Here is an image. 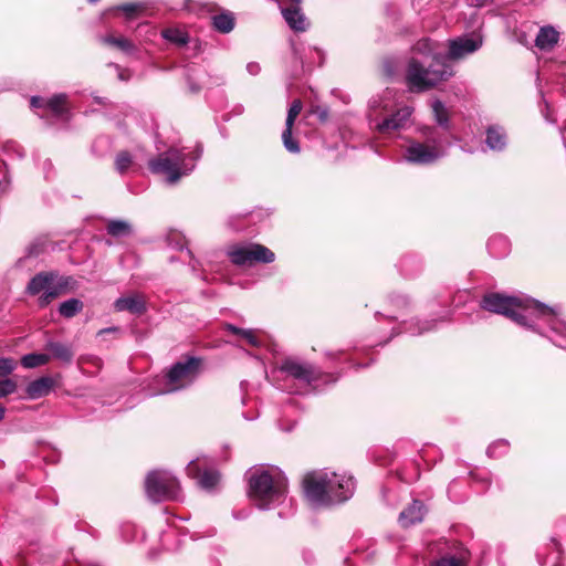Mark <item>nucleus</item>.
<instances>
[{
  "label": "nucleus",
  "mask_w": 566,
  "mask_h": 566,
  "mask_svg": "<svg viewBox=\"0 0 566 566\" xmlns=\"http://www.w3.org/2000/svg\"><path fill=\"white\" fill-rule=\"evenodd\" d=\"M481 307L504 315L516 324L539 334H544L542 327L546 325L552 332L551 340L566 349V323L560 319L558 307H549L530 297L507 296L500 293L484 295Z\"/></svg>",
  "instance_id": "1"
},
{
  "label": "nucleus",
  "mask_w": 566,
  "mask_h": 566,
  "mask_svg": "<svg viewBox=\"0 0 566 566\" xmlns=\"http://www.w3.org/2000/svg\"><path fill=\"white\" fill-rule=\"evenodd\" d=\"M413 50L424 56H432V62L426 67L416 59L409 61L406 81L411 91L429 90L452 76V66L447 62L446 54L439 50L437 43L429 39H421L415 44Z\"/></svg>",
  "instance_id": "2"
},
{
  "label": "nucleus",
  "mask_w": 566,
  "mask_h": 566,
  "mask_svg": "<svg viewBox=\"0 0 566 566\" xmlns=\"http://www.w3.org/2000/svg\"><path fill=\"white\" fill-rule=\"evenodd\" d=\"M354 490L355 481L347 474L322 470L304 478L306 499L315 507L343 503L353 496Z\"/></svg>",
  "instance_id": "3"
},
{
  "label": "nucleus",
  "mask_w": 566,
  "mask_h": 566,
  "mask_svg": "<svg viewBox=\"0 0 566 566\" xmlns=\"http://www.w3.org/2000/svg\"><path fill=\"white\" fill-rule=\"evenodd\" d=\"M248 481L249 496L260 510H271L285 500L286 480L279 470H250Z\"/></svg>",
  "instance_id": "4"
},
{
  "label": "nucleus",
  "mask_w": 566,
  "mask_h": 566,
  "mask_svg": "<svg viewBox=\"0 0 566 566\" xmlns=\"http://www.w3.org/2000/svg\"><path fill=\"white\" fill-rule=\"evenodd\" d=\"M202 155V147L196 144L190 147H170L148 161L153 174L164 175L167 182L176 184L181 177L193 171L197 161Z\"/></svg>",
  "instance_id": "5"
},
{
  "label": "nucleus",
  "mask_w": 566,
  "mask_h": 566,
  "mask_svg": "<svg viewBox=\"0 0 566 566\" xmlns=\"http://www.w3.org/2000/svg\"><path fill=\"white\" fill-rule=\"evenodd\" d=\"M389 103L386 96H374L369 101L368 119L370 127L382 135L403 129L408 126L413 108L402 106L388 115Z\"/></svg>",
  "instance_id": "6"
},
{
  "label": "nucleus",
  "mask_w": 566,
  "mask_h": 566,
  "mask_svg": "<svg viewBox=\"0 0 566 566\" xmlns=\"http://www.w3.org/2000/svg\"><path fill=\"white\" fill-rule=\"evenodd\" d=\"M426 137L424 142L410 139L402 151V159L411 165L428 166L432 165L446 156L447 149L437 135L433 127L422 129Z\"/></svg>",
  "instance_id": "7"
},
{
  "label": "nucleus",
  "mask_w": 566,
  "mask_h": 566,
  "mask_svg": "<svg viewBox=\"0 0 566 566\" xmlns=\"http://www.w3.org/2000/svg\"><path fill=\"white\" fill-rule=\"evenodd\" d=\"M201 360L196 357H188L182 361H177L168 373L163 377L165 385L153 395H164L178 391L191 385L198 377Z\"/></svg>",
  "instance_id": "8"
},
{
  "label": "nucleus",
  "mask_w": 566,
  "mask_h": 566,
  "mask_svg": "<svg viewBox=\"0 0 566 566\" xmlns=\"http://www.w3.org/2000/svg\"><path fill=\"white\" fill-rule=\"evenodd\" d=\"M147 497L153 502L178 500L180 486L178 480L168 471H150L145 479Z\"/></svg>",
  "instance_id": "9"
},
{
  "label": "nucleus",
  "mask_w": 566,
  "mask_h": 566,
  "mask_svg": "<svg viewBox=\"0 0 566 566\" xmlns=\"http://www.w3.org/2000/svg\"><path fill=\"white\" fill-rule=\"evenodd\" d=\"M226 254L237 266H252L255 263H272L275 254L259 243H234L226 249Z\"/></svg>",
  "instance_id": "10"
},
{
  "label": "nucleus",
  "mask_w": 566,
  "mask_h": 566,
  "mask_svg": "<svg viewBox=\"0 0 566 566\" xmlns=\"http://www.w3.org/2000/svg\"><path fill=\"white\" fill-rule=\"evenodd\" d=\"M286 24L295 32H304L308 22L302 10V0H277Z\"/></svg>",
  "instance_id": "11"
},
{
  "label": "nucleus",
  "mask_w": 566,
  "mask_h": 566,
  "mask_svg": "<svg viewBox=\"0 0 566 566\" xmlns=\"http://www.w3.org/2000/svg\"><path fill=\"white\" fill-rule=\"evenodd\" d=\"M281 370L289 376L303 381L307 385H312L314 381L319 379V370L312 364L298 361L295 359H285L281 365Z\"/></svg>",
  "instance_id": "12"
},
{
  "label": "nucleus",
  "mask_w": 566,
  "mask_h": 566,
  "mask_svg": "<svg viewBox=\"0 0 566 566\" xmlns=\"http://www.w3.org/2000/svg\"><path fill=\"white\" fill-rule=\"evenodd\" d=\"M482 43L483 39L479 34L450 40L449 51L446 54L447 61L462 59L468 54L474 53L482 46Z\"/></svg>",
  "instance_id": "13"
},
{
  "label": "nucleus",
  "mask_w": 566,
  "mask_h": 566,
  "mask_svg": "<svg viewBox=\"0 0 566 566\" xmlns=\"http://www.w3.org/2000/svg\"><path fill=\"white\" fill-rule=\"evenodd\" d=\"M187 473L189 476L197 479L199 486L207 491L212 490L220 480L219 473L214 470H203L200 472L199 459L188 464Z\"/></svg>",
  "instance_id": "14"
},
{
  "label": "nucleus",
  "mask_w": 566,
  "mask_h": 566,
  "mask_svg": "<svg viewBox=\"0 0 566 566\" xmlns=\"http://www.w3.org/2000/svg\"><path fill=\"white\" fill-rule=\"evenodd\" d=\"M56 279V272H40L35 274L27 285L25 292L29 295H46L52 287H54V280Z\"/></svg>",
  "instance_id": "15"
},
{
  "label": "nucleus",
  "mask_w": 566,
  "mask_h": 566,
  "mask_svg": "<svg viewBox=\"0 0 566 566\" xmlns=\"http://www.w3.org/2000/svg\"><path fill=\"white\" fill-rule=\"evenodd\" d=\"M114 307L117 312H129L137 315L146 312V303L139 294H129L117 298Z\"/></svg>",
  "instance_id": "16"
},
{
  "label": "nucleus",
  "mask_w": 566,
  "mask_h": 566,
  "mask_svg": "<svg viewBox=\"0 0 566 566\" xmlns=\"http://www.w3.org/2000/svg\"><path fill=\"white\" fill-rule=\"evenodd\" d=\"M74 280L71 276H59L54 280V287L46 295H40L39 306H48L54 298L73 289Z\"/></svg>",
  "instance_id": "17"
},
{
  "label": "nucleus",
  "mask_w": 566,
  "mask_h": 566,
  "mask_svg": "<svg viewBox=\"0 0 566 566\" xmlns=\"http://www.w3.org/2000/svg\"><path fill=\"white\" fill-rule=\"evenodd\" d=\"M426 513L424 505L418 500L412 503L399 514V523L402 527H409L423 520Z\"/></svg>",
  "instance_id": "18"
},
{
  "label": "nucleus",
  "mask_w": 566,
  "mask_h": 566,
  "mask_svg": "<svg viewBox=\"0 0 566 566\" xmlns=\"http://www.w3.org/2000/svg\"><path fill=\"white\" fill-rule=\"evenodd\" d=\"M53 386V378L49 376H43L31 381L25 388V394L29 399L35 400L48 396L52 390Z\"/></svg>",
  "instance_id": "19"
},
{
  "label": "nucleus",
  "mask_w": 566,
  "mask_h": 566,
  "mask_svg": "<svg viewBox=\"0 0 566 566\" xmlns=\"http://www.w3.org/2000/svg\"><path fill=\"white\" fill-rule=\"evenodd\" d=\"M45 348L51 353V358H55L65 365H70L74 358V350L71 345L50 340Z\"/></svg>",
  "instance_id": "20"
},
{
  "label": "nucleus",
  "mask_w": 566,
  "mask_h": 566,
  "mask_svg": "<svg viewBox=\"0 0 566 566\" xmlns=\"http://www.w3.org/2000/svg\"><path fill=\"white\" fill-rule=\"evenodd\" d=\"M559 33L553 27H543L539 29L535 44L539 50H552L558 42Z\"/></svg>",
  "instance_id": "21"
},
{
  "label": "nucleus",
  "mask_w": 566,
  "mask_h": 566,
  "mask_svg": "<svg viewBox=\"0 0 566 566\" xmlns=\"http://www.w3.org/2000/svg\"><path fill=\"white\" fill-rule=\"evenodd\" d=\"M469 557V551L461 546L454 554H447L436 560L432 566H467Z\"/></svg>",
  "instance_id": "22"
},
{
  "label": "nucleus",
  "mask_w": 566,
  "mask_h": 566,
  "mask_svg": "<svg viewBox=\"0 0 566 566\" xmlns=\"http://www.w3.org/2000/svg\"><path fill=\"white\" fill-rule=\"evenodd\" d=\"M485 143L492 150H503L506 146V134L504 129L500 126H490L486 129Z\"/></svg>",
  "instance_id": "23"
},
{
  "label": "nucleus",
  "mask_w": 566,
  "mask_h": 566,
  "mask_svg": "<svg viewBox=\"0 0 566 566\" xmlns=\"http://www.w3.org/2000/svg\"><path fill=\"white\" fill-rule=\"evenodd\" d=\"M235 24L233 13L226 11L212 17L213 28L221 33H229Z\"/></svg>",
  "instance_id": "24"
},
{
  "label": "nucleus",
  "mask_w": 566,
  "mask_h": 566,
  "mask_svg": "<svg viewBox=\"0 0 566 566\" xmlns=\"http://www.w3.org/2000/svg\"><path fill=\"white\" fill-rule=\"evenodd\" d=\"M99 40L102 43L114 46L127 54H132L136 49L134 43L124 36L104 35Z\"/></svg>",
  "instance_id": "25"
},
{
  "label": "nucleus",
  "mask_w": 566,
  "mask_h": 566,
  "mask_svg": "<svg viewBox=\"0 0 566 566\" xmlns=\"http://www.w3.org/2000/svg\"><path fill=\"white\" fill-rule=\"evenodd\" d=\"M106 231L114 238H122L130 235L133 229L129 222L113 219L107 221Z\"/></svg>",
  "instance_id": "26"
},
{
  "label": "nucleus",
  "mask_w": 566,
  "mask_h": 566,
  "mask_svg": "<svg viewBox=\"0 0 566 566\" xmlns=\"http://www.w3.org/2000/svg\"><path fill=\"white\" fill-rule=\"evenodd\" d=\"M66 104L67 95L64 93L55 94L46 99V108L57 117H62L67 113Z\"/></svg>",
  "instance_id": "27"
},
{
  "label": "nucleus",
  "mask_w": 566,
  "mask_h": 566,
  "mask_svg": "<svg viewBox=\"0 0 566 566\" xmlns=\"http://www.w3.org/2000/svg\"><path fill=\"white\" fill-rule=\"evenodd\" d=\"M432 113L437 124L443 129L450 128L449 112L440 99H434L431 104Z\"/></svg>",
  "instance_id": "28"
},
{
  "label": "nucleus",
  "mask_w": 566,
  "mask_h": 566,
  "mask_svg": "<svg viewBox=\"0 0 566 566\" xmlns=\"http://www.w3.org/2000/svg\"><path fill=\"white\" fill-rule=\"evenodd\" d=\"M83 302L78 298H69L62 302L59 306V313L65 318L74 317L76 314L82 312Z\"/></svg>",
  "instance_id": "29"
},
{
  "label": "nucleus",
  "mask_w": 566,
  "mask_h": 566,
  "mask_svg": "<svg viewBox=\"0 0 566 566\" xmlns=\"http://www.w3.org/2000/svg\"><path fill=\"white\" fill-rule=\"evenodd\" d=\"M51 360L50 354L45 353H31L22 356L21 365L24 368H35L39 366L46 365Z\"/></svg>",
  "instance_id": "30"
},
{
  "label": "nucleus",
  "mask_w": 566,
  "mask_h": 566,
  "mask_svg": "<svg viewBox=\"0 0 566 566\" xmlns=\"http://www.w3.org/2000/svg\"><path fill=\"white\" fill-rule=\"evenodd\" d=\"M226 328H227V331H229L235 335L242 336L253 347H259L261 345L260 339L258 338L254 331H252V329H243V328L237 327L233 324H227Z\"/></svg>",
  "instance_id": "31"
},
{
  "label": "nucleus",
  "mask_w": 566,
  "mask_h": 566,
  "mask_svg": "<svg viewBox=\"0 0 566 566\" xmlns=\"http://www.w3.org/2000/svg\"><path fill=\"white\" fill-rule=\"evenodd\" d=\"M510 443L505 439H499L492 442L486 450L490 458H500L509 452Z\"/></svg>",
  "instance_id": "32"
},
{
  "label": "nucleus",
  "mask_w": 566,
  "mask_h": 566,
  "mask_svg": "<svg viewBox=\"0 0 566 566\" xmlns=\"http://www.w3.org/2000/svg\"><path fill=\"white\" fill-rule=\"evenodd\" d=\"M161 34L164 39L178 45H185L188 42L187 34L178 29L168 28L163 30Z\"/></svg>",
  "instance_id": "33"
},
{
  "label": "nucleus",
  "mask_w": 566,
  "mask_h": 566,
  "mask_svg": "<svg viewBox=\"0 0 566 566\" xmlns=\"http://www.w3.org/2000/svg\"><path fill=\"white\" fill-rule=\"evenodd\" d=\"M115 10L122 11L127 19H134L145 10V6L143 3H124L116 7Z\"/></svg>",
  "instance_id": "34"
},
{
  "label": "nucleus",
  "mask_w": 566,
  "mask_h": 566,
  "mask_svg": "<svg viewBox=\"0 0 566 566\" xmlns=\"http://www.w3.org/2000/svg\"><path fill=\"white\" fill-rule=\"evenodd\" d=\"M292 128L293 127L285 126V129L283 130V134H282V140H283L284 147L290 153L297 154L300 151V146H298V143L292 137Z\"/></svg>",
  "instance_id": "35"
},
{
  "label": "nucleus",
  "mask_w": 566,
  "mask_h": 566,
  "mask_svg": "<svg viewBox=\"0 0 566 566\" xmlns=\"http://www.w3.org/2000/svg\"><path fill=\"white\" fill-rule=\"evenodd\" d=\"M302 107H303V105H302L301 99H294L292 102V104L287 111L285 126L293 127L296 117L300 115V113L302 111Z\"/></svg>",
  "instance_id": "36"
},
{
  "label": "nucleus",
  "mask_w": 566,
  "mask_h": 566,
  "mask_svg": "<svg viewBox=\"0 0 566 566\" xmlns=\"http://www.w3.org/2000/svg\"><path fill=\"white\" fill-rule=\"evenodd\" d=\"M133 159L129 153L120 151L116 156L115 166L119 174H124L132 165Z\"/></svg>",
  "instance_id": "37"
},
{
  "label": "nucleus",
  "mask_w": 566,
  "mask_h": 566,
  "mask_svg": "<svg viewBox=\"0 0 566 566\" xmlns=\"http://www.w3.org/2000/svg\"><path fill=\"white\" fill-rule=\"evenodd\" d=\"M18 385L10 378L0 379V398H4L17 391Z\"/></svg>",
  "instance_id": "38"
},
{
  "label": "nucleus",
  "mask_w": 566,
  "mask_h": 566,
  "mask_svg": "<svg viewBox=\"0 0 566 566\" xmlns=\"http://www.w3.org/2000/svg\"><path fill=\"white\" fill-rule=\"evenodd\" d=\"M17 368V363L13 358H0V377L7 378Z\"/></svg>",
  "instance_id": "39"
},
{
  "label": "nucleus",
  "mask_w": 566,
  "mask_h": 566,
  "mask_svg": "<svg viewBox=\"0 0 566 566\" xmlns=\"http://www.w3.org/2000/svg\"><path fill=\"white\" fill-rule=\"evenodd\" d=\"M44 251V244L40 242H34L28 248V256H38L40 253Z\"/></svg>",
  "instance_id": "40"
},
{
  "label": "nucleus",
  "mask_w": 566,
  "mask_h": 566,
  "mask_svg": "<svg viewBox=\"0 0 566 566\" xmlns=\"http://www.w3.org/2000/svg\"><path fill=\"white\" fill-rule=\"evenodd\" d=\"M434 321H423L420 323L419 327H418V331H412L411 333L413 335H420L424 332H429L431 331L433 327H434Z\"/></svg>",
  "instance_id": "41"
},
{
  "label": "nucleus",
  "mask_w": 566,
  "mask_h": 566,
  "mask_svg": "<svg viewBox=\"0 0 566 566\" xmlns=\"http://www.w3.org/2000/svg\"><path fill=\"white\" fill-rule=\"evenodd\" d=\"M32 108H46V101L40 96H33L30 101Z\"/></svg>",
  "instance_id": "42"
},
{
  "label": "nucleus",
  "mask_w": 566,
  "mask_h": 566,
  "mask_svg": "<svg viewBox=\"0 0 566 566\" xmlns=\"http://www.w3.org/2000/svg\"><path fill=\"white\" fill-rule=\"evenodd\" d=\"M109 66H113V67L118 72V78H119L120 81H128V78H129V73H128V71H126V70H122V69L119 67V65H117V64H113V63H112V64H109Z\"/></svg>",
  "instance_id": "43"
},
{
  "label": "nucleus",
  "mask_w": 566,
  "mask_h": 566,
  "mask_svg": "<svg viewBox=\"0 0 566 566\" xmlns=\"http://www.w3.org/2000/svg\"><path fill=\"white\" fill-rule=\"evenodd\" d=\"M247 71L251 74V75H256L260 73L261 71V67L259 65V63L256 62H250L248 63L247 65Z\"/></svg>",
  "instance_id": "44"
},
{
  "label": "nucleus",
  "mask_w": 566,
  "mask_h": 566,
  "mask_svg": "<svg viewBox=\"0 0 566 566\" xmlns=\"http://www.w3.org/2000/svg\"><path fill=\"white\" fill-rule=\"evenodd\" d=\"M315 114H317L321 122H325L328 118V109L327 108H317L314 111Z\"/></svg>",
  "instance_id": "45"
},
{
  "label": "nucleus",
  "mask_w": 566,
  "mask_h": 566,
  "mask_svg": "<svg viewBox=\"0 0 566 566\" xmlns=\"http://www.w3.org/2000/svg\"><path fill=\"white\" fill-rule=\"evenodd\" d=\"M117 331V327H107V328H104L102 329L99 333H113V332H116Z\"/></svg>",
  "instance_id": "46"
},
{
  "label": "nucleus",
  "mask_w": 566,
  "mask_h": 566,
  "mask_svg": "<svg viewBox=\"0 0 566 566\" xmlns=\"http://www.w3.org/2000/svg\"><path fill=\"white\" fill-rule=\"evenodd\" d=\"M4 415H6V408L0 406V421H2L4 419Z\"/></svg>",
  "instance_id": "47"
},
{
  "label": "nucleus",
  "mask_w": 566,
  "mask_h": 566,
  "mask_svg": "<svg viewBox=\"0 0 566 566\" xmlns=\"http://www.w3.org/2000/svg\"><path fill=\"white\" fill-rule=\"evenodd\" d=\"M190 88H191V91H193V92L199 91V87H197V86H192V85H191V86H190Z\"/></svg>",
  "instance_id": "48"
},
{
  "label": "nucleus",
  "mask_w": 566,
  "mask_h": 566,
  "mask_svg": "<svg viewBox=\"0 0 566 566\" xmlns=\"http://www.w3.org/2000/svg\"><path fill=\"white\" fill-rule=\"evenodd\" d=\"M186 253L190 256L191 255V251L189 249H186Z\"/></svg>",
  "instance_id": "49"
},
{
  "label": "nucleus",
  "mask_w": 566,
  "mask_h": 566,
  "mask_svg": "<svg viewBox=\"0 0 566 566\" xmlns=\"http://www.w3.org/2000/svg\"><path fill=\"white\" fill-rule=\"evenodd\" d=\"M98 1H99V0H88V2H91V3H96V2H98Z\"/></svg>",
  "instance_id": "50"
}]
</instances>
